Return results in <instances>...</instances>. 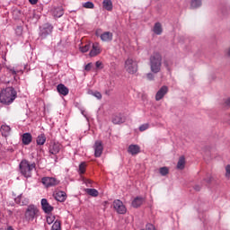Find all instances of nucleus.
I'll return each mask as SVG.
<instances>
[{
  "label": "nucleus",
  "mask_w": 230,
  "mask_h": 230,
  "mask_svg": "<svg viewBox=\"0 0 230 230\" xmlns=\"http://www.w3.org/2000/svg\"><path fill=\"white\" fill-rule=\"evenodd\" d=\"M95 67L96 69H103V63L102 61H96Z\"/></svg>",
  "instance_id": "4c0bfd02"
},
{
  "label": "nucleus",
  "mask_w": 230,
  "mask_h": 230,
  "mask_svg": "<svg viewBox=\"0 0 230 230\" xmlns=\"http://www.w3.org/2000/svg\"><path fill=\"white\" fill-rule=\"evenodd\" d=\"M185 166H186V158L184 156H181L179 158L178 163H177V169L178 170H184Z\"/></svg>",
  "instance_id": "5701e85b"
},
{
  "label": "nucleus",
  "mask_w": 230,
  "mask_h": 230,
  "mask_svg": "<svg viewBox=\"0 0 230 230\" xmlns=\"http://www.w3.org/2000/svg\"><path fill=\"white\" fill-rule=\"evenodd\" d=\"M204 181H205V182H207V184H209L213 181V177L211 175H209Z\"/></svg>",
  "instance_id": "79ce46f5"
},
{
  "label": "nucleus",
  "mask_w": 230,
  "mask_h": 230,
  "mask_svg": "<svg viewBox=\"0 0 230 230\" xmlns=\"http://www.w3.org/2000/svg\"><path fill=\"white\" fill-rule=\"evenodd\" d=\"M113 208L115 211L119 213V215H125V213H127V207H125V205L123 204V201L119 199H115L113 201Z\"/></svg>",
  "instance_id": "423d86ee"
},
{
  "label": "nucleus",
  "mask_w": 230,
  "mask_h": 230,
  "mask_svg": "<svg viewBox=\"0 0 230 230\" xmlns=\"http://www.w3.org/2000/svg\"><path fill=\"white\" fill-rule=\"evenodd\" d=\"M146 78H147V80H154V74L148 73V74L146 75Z\"/></svg>",
  "instance_id": "37998d69"
},
{
  "label": "nucleus",
  "mask_w": 230,
  "mask_h": 230,
  "mask_svg": "<svg viewBox=\"0 0 230 230\" xmlns=\"http://www.w3.org/2000/svg\"><path fill=\"white\" fill-rule=\"evenodd\" d=\"M51 230H62V226L60 225V221L56 220L55 223L52 226Z\"/></svg>",
  "instance_id": "c756f323"
},
{
  "label": "nucleus",
  "mask_w": 230,
  "mask_h": 230,
  "mask_svg": "<svg viewBox=\"0 0 230 230\" xmlns=\"http://www.w3.org/2000/svg\"><path fill=\"white\" fill-rule=\"evenodd\" d=\"M112 32L106 31L101 35V40H102L103 42H111V40H112Z\"/></svg>",
  "instance_id": "f3484780"
},
{
  "label": "nucleus",
  "mask_w": 230,
  "mask_h": 230,
  "mask_svg": "<svg viewBox=\"0 0 230 230\" xmlns=\"http://www.w3.org/2000/svg\"><path fill=\"white\" fill-rule=\"evenodd\" d=\"M85 191L91 197H98L99 195V192L96 189H86Z\"/></svg>",
  "instance_id": "c85d7f7f"
},
{
  "label": "nucleus",
  "mask_w": 230,
  "mask_h": 230,
  "mask_svg": "<svg viewBox=\"0 0 230 230\" xmlns=\"http://www.w3.org/2000/svg\"><path fill=\"white\" fill-rule=\"evenodd\" d=\"M32 139H33V137H31V133H24L22 136V141L24 145H30V143H31Z\"/></svg>",
  "instance_id": "a211bd4d"
},
{
  "label": "nucleus",
  "mask_w": 230,
  "mask_h": 230,
  "mask_svg": "<svg viewBox=\"0 0 230 230\" xmlns=\"http://www.w3.org/2000/svg\"><path fill=\"white\" fill-rule=\"evenodd\" d=\"M54 197L58 200V202H65L66 199V192L64 191L57 192Z\"/></svg>",
  "instance_id": "aec40b11"
},
{
  "label": "nucleus",
  "mask_w": 230,
  "mask_h": 230,
  "mask_svg": "<svg viewBox=\"0 0 230 230\" xmlns=\"http://www.w3.org/2000/svg\"><path fill=\"white\" fill-rule=\"evenodd\" d=\"M128 154H131V155H137L139 152H141V148L137 145H130L128 148Z\"/></svg>",
  "instance_id": "4468645a"
},
{
  "label": "nucleus",
  "mask_w": 230,
  "mask_h": 230,
  "mask_svg": "<svg viewBox=\"0 0 230 230\" xmlns=\"http://www.w3.org/2000/svg\"><path fill=\"white\" fill-rule=\"evenodd\" d=\"M55 216L53 215H49L47 217V224H49V226H51V224H53L55 222Z\"/></svg>",
  "instance_id": "473e14b6"
},
{
  "label": "nucleus",
  "mask_w": 230,
  "mask_h": 230,
  "mask_svg": "<svg viewBox=\"0 0 230 230\" xmlns=\"http://www.w3.org/2000/svg\"><path fill=\"white\" fill-rule=\"evenodd\" d=\"M144 199L141 197H137L133 201H132V206L133 208H139L141 204H143Z\"/></svg>",
  "instance_id": "bb28decb"
},
{
  "label": "nucleus",
  "mask_w": 230,
  "mask_h": 230,
  "mask_svg": "<svg viewBox=\"0 0 230 230\" xmlns=\"http://www.w3.org/2000/svg\"><path fill=\"white\" fill-rule=\"evenodd\" d=\"M149 66L152 73L155 75L160 73L163 66V56L159 52L153 53L149 58Z\"/></svg>",
  "instance_id": "f03ea898"
},
{
  "label": "nucleus",
  "mask_w": 230,
  "mask_h": 230,
  "mask_svg": "<svg viewBox=\"0 0 230 230\" xmlns=\"http://www.w3.org/2000/svg\"><path fill=\"white\" fill-rule=\"evenodd\" d=\"M194 189L196 190V191H200V187L199 185H196Z\"/></svg>",
  "instance_id": "a18cd8bd"
},
{
  "label": "nucleus",
  "mask_w": 230,
  "mask_h": 230,
  "mask_svg": "<svg viewBox=\"0 0 230 230\" xmlns=\"http://www.w3.org/2000/svg\"><path fill=\"white\" fill-rule=\"evenodd\" d=\"M19 166L20 173H22L25 179H30L35 170L36 164L35 163H30L28 160H22Z\"/></svg>",
  "instance_id": "7ed1b4c3"
},
{
  "label": "nucleus",
  "mask_w": 230,
  "mask_h": 230,
  "mask_svg": "<svg viewBox=\"0 0 230 230\" xmlns=\"http://www.w3.org/2000/svg\"><path fill=\"white\" fill-rule=\"evenodd\" d=\"M102 6L107 12H112V1L111 0H103Z\"/></svg>",
  "instance_id": "393cba45"
},
{
  "label": "nucleus",
  "mask_w": 230,
  "mask_h": 230,
  "mask_svg": "<svg viewBox=\"0 0 230 230\" xmlns=\"http://www.w3.org/2000/svg\"><path fill=\"white\" fill-rule=\"evenodd\" d=\"M93 150L94 157H102V154H103V143L100 140L95 141Z\"/></svg>",
  "instance_id": "6e6552de"
},
{
  "label": "nucleus",
  "mask_w": 230,
  "mask_h": 230,
  "mask_svg": "<svg viewBox=\"0 0 230 230\" xmlns=\"http://www.w3.org/2000/svg\"><path fill=\"white\" fill-rule=\"evenodd\" d=\"M202 6V0H190V8H200Z\"/></svg>",
  "instance_id": "a878e982"
},
{
  "label": "nucleus",
  "mask_w": 230,
  "mask_h": 230,
  "mask_svg": "<svg viewBox=\"0 0 230 230\" xmlns=\"http://www.w3.org/2000/svg\"><path fill=\"white\" fill-rule=\"evenodd\" d=\"M168 167H162L160 168V173L161 175L164 176V175H168Z\"/></svg>",
  "instance_id": "e433bc0d"
},
{
  "label": "nucleus",
  "mask_w": 230,
  "mask_h": 230,
  "mask_svg": "<svg viewBox=\"0 0 230 230\" xmlns=\"http://www.w3.org/2000/svg\"><path fill=\"white\" fill-rule=\"evenodd\" d=\"M62 150V146L58 142H54L49 146V153L52 155H57Z\"/></svg>",
  "instance_id": "f8f14e48"
},
{
  "label": "nucleus",
  "mask_w": 230,
  "mask_h": 230,
  "mask_svg": "<svg viewBox=\"0 0 230 230\" xmlns=\"http://www.w3.org/2000/svg\"><path fill=\"white\" fill-rule=\"evenodd\" d=\"M25 220L27 222H33L35 218L39 217V208L35 205H29L25 211Z\"/></svg>",
  "instance_id": "20e7f679"
},
{
  "label": "nucleus",
  "mask_w": 230,
  "mask_h": 230,
  "mask_svg": "<svg viewBox=\"0 0 230 230\" xmlns=\"http://www.w3.org/2000/svg\"><path fill=\"white\" fill-rule=\"evenodd\" d=\"M41 208L44 211V213H47V215H49L54 209L53 206H51L47 199H41Z\"/></svg>",
  "instance_id": "9d476101"
},
{
  "label": "nucleus",
  "mask_w": 230,
  "mask_h": 230,
  "mask_svg": "<svg viewBox=\"0 0 230 230\" xmlns=\"http://www.w3.org/2000/svg\"><path fill=\"white\" fill-rule=\"evenodd\" d=\"M15 98H17V91L12 86L3 89L0 93V103L3 105H12Z\"/></svg>",
  "instance_id": "f257e3e1"
},
{
  "label": "nucleus",
  "mask_w": 230,
  "mask_h": 230,
  "mask_svg": "<svg viewBox=\"0 0 230 230\" xmlns=\"http://www.w3.org/2000/svg\"><path fill=\"white\" fill-rule=\"evenodd\" d=\"M53 31V27L51 25H49L41 30V38L46 39L47 35H50V33Z\"/></svg>",
  "instance_id": "6ab92c4d"
},
{
  "label": "nucleus",
  "mask_w": 230,
  "mask_h": 230,
  "mask_svg": "<svg viewBox=\"0 0 230 230\" xmlns=\"http://www.w3.org/2000/svg\"><path fill=\"white\" fill-rule=\"evenodd\" d=\"M124 69L129 75H134L137 73V61L134 60L133 58H128L124 64Z\"/></svg>",
  "instance_id": "39448f33"
},
{
  "label": "nucleus",
  "mask_w": 230,
  "mask_h": 230,
  "mask_svg": "<svg viewBox=\"0 0 230 230\" xmlns=\"http://www.w3.org/2000/svg\"><path fill=\"white\" fill-rule=\"evenodd\" d=\"M0 72H1V65H0Z\"/></svg>",
  "instance_id": "09e8293b"
},
{
  "label": "nucleus",
  "mask_w": 230,
  "mask_h": 230,
  "mask_svg": "<svg viewBox=\"0 0 230 230\" xmlns=\"http://www.w3.org/2000/svg\"><path fill=\"white\" fill-rule=\"evenodd\" d=\"M102 53V50L100 49V45L98 43L93 44V49L90 51V57H96L97 55H100Z\"/></svg>",
  "instance_id": "2eb2a0df"
},
{
  "label": "nucleus",
  "mask_w": 230,
  "mask_h": 230,
  "mask_svg": "<svg viewBox=\"0 0 230 230\" xmlns=\"http://www.w3.org/2000/svg\"><path fill=\"white\" fill-rule=\"evenodd\" d=\"M87 167V164H85V162H83L79 164V173H85V168Z\"/></svg>",
  "instance_id": "7c9ffc66"
},
{
  "label": "nucleus",
  "mask_w": 230,
  "mask_h": 230,
  "mask_svg": "<svg viewBox=\"0 0 230 230\" xmlns=\"http://www.w3.org/2000/svg\"><path fill=\"white\" fill-rule=\"evenodd\" d=\"M52 14L54 17H62L64 15V8L62 7H56L52 11Z\"/></svg>",
  "instance_id": "4be33fe9"
},
{
  "label": "nucleus",
  "mask_w": 230,
  "mask_h": 230,
  "mask_svg": "<svg viewBox=\"0 0 230 230\" xmlns=\"http://www.w3.org/2000/svg\"><path fill=\"white\" fill-rule=\"evenodd\" d=\"M36 143H37V145H44V143H46V135L41 134V135L38 136V137L36 139Z\"/></svg>",
  "instance_id": "cd10ccee"
},
{
  "label": "nucleus",
  "mask_w": 230,
  "mask_h": 230,
  "mask_svg": "<svg viewBox=\"0 0 230 230\" xmlns=\"http://www.w3.org/2000/svg\"><path fill=\"white\" fill-rule=\"evenodd\" d=\"M91 69H93V63H88V64L84 66V70H85V71H90Z\"/></svg>",
  "instance_id": "a19ab883"
},
{
  "label": "nucleus",
  "mask_w": 230,
  "mask_h": 230,
  "mask_svg": "<svg viewBox=\"0 0 230 230\" xmlns=\"http://www.w3.org/2000/svg\"><path fill=\"white\" fill-rule=\"evenodd\" d=\"M89 45H85L84 47H81L80 48V51L82 52V53H87V51H89Z\"/></svg>",
  "instance_id": "58836bf2"
},
{
  "label": "nucleus",
  "mask_w": 230,
  "mask_h": 230,
  "mask_svg": "<svg viewBox=\"0 0 230 230\" xmlns=\"http://www.w3.org/2000/svg\"><path fill=\"white\" fill-rule=\"evenodd\" d=\"M153 31L155 35H161V33H163V25L161 24V22L155 23Z\"/></svg>",
  "instance_id": "412c9836"
},
{
  "label": "nucleus",
  "mask_w": 230,
  "mask_h": 230,
  "mask_svg": "<svg viewBox=\"0 0 230 230\" xmlns=\"http://www.w3.org/2000/svg\"><path fill=\"white\" fill-rule=\"evenodd\" d=\"M90 94L97 98V100H102V93L100 92H91Z\"/></svg>",
  "instance_id": "c9c22d12"
},
{
  "label": "nucleus",
  "mask_w": 230,
  "mask_h": 230,
  "mask_svg": "<svg viewBox=\"0 0 230 230\" xmlns=\"http://www.w3.org/2000/svg\"><path fill=\"white\" fill-rule=\"evenodd\" d=\"M8 71H10L12 73V75H17V73H21L22 75L23 71L22 69L20 70H14L13 68H10L7 66Z\"/></svg>",
  "instance_id": "f704fd0d"
},
{
  "label": "nucleus",
  "mask_w": 230,
  "mask_h": 230,
  "mask_svg": "<svg viewBox=\"0 0 230 230\" xmlns=\"http://www.w3.org/2000/svg\"><path fill=\"white\" fill-rule=\"evenodd\" d=\"M166 94H168V86L164 85L156 93L155 101L161 102V100H163L164 98V96H166Z\"/></svg>",
  "instance_id": "1a4fd4ad"
},
{
  "label": "nucleus",
  "mask_w": 230,
  "mask_h": 230,
  "mask_svg": "<svg viewBox=\"0 0 230 230\" xmlns=\"http://www.w3.org/2000/svg\"><path fill=\"white\" fill-rule=\"evenodd\" d=\"M87 182H88V184H91L93 181H90V180H88V181H87Z\"/></svg>",
  "instance_id": "de8ad7c7"
},
{
  "label": "nucleus",
  "mask_w": 230,
  "mask_h": 230,
  "mask_svg": "<svg viewBox=\"0 0 230 230\" xmlns=\"http://www.w3.org/2000/svg\"><path fill=\"white\" fill-rule=\"evenodd\" d=\"M14 202L19 204L20 206H26L28 204V199H24L22 200V194H20L18 197L14 199Z\"/></svg>",
  "instance_id": "b1692460"
},
{
  "label": "nucleus",
  "mask_w": 230,
  "mask_h": 230,
  "mask_svg": "<svg viewBox=\"0 0 230 230\" xmlns=\"http://www.w3.org/2000/svg\"><path fill=\"white\" fill-rule=\"evenodd\" d=\"M111 121L113 125H121V123H125L126 119L121 113H117L112 116Z\"/></svg>",
  "instance_id": "9b49d317"
},
{
  "label": "nucleus",
  "mask_w": 230,
  "mask_h": 230,
  "mask_svg": "<svg viewBox=\"0 0 230 230\" xmlns=\"http://www.w3.org/2000/svg\"><path fill=\"white\" fill-rule=\"evenodd\" d=\"M226 105H230V98L226 100Z\"/></svg>",
  "instance_id": "49530a36"
},
{
  "label": "nucleus",
  "mask_w": 230,
  "mask_h": 230,
  "mask_svg": "<svg viewBox=\"0 0 230 230\" xmlns=\"http://www.w3.org/2000/svg\"><path fill=\"white\" fill-rule=\"evenodd\" d=\"M83 6L84 8L93 10V8H94V4L93 2H85L84 4H83Z\"/></svg>",
  "instance_id": "2f4dec72"
},
{
  "label": "nucleus",
  "mask_w": 230,
  "mask_h": 230,
  "mask_svg": "<svg viewBox=\"0 0 230 230\" xmlns=\"http://www.w3.org/2000/svg\"><path fill=\"white\" fill-rule=\"evenodd\" d=\"M41 182L46 186V188H51V186H57L59 181L54 177H44L41 179Z\"/></svg>",
  "instance_id": "0eeeda50"
},
{
  "label": "nucleus",
  "mask_w": 230,
  "mask_h": 230,
  "mask_svg": "<svg viewBox=\"0 0 230 230\" xmlns=\"http://www.w3.org/2000/svg\"><path fill=\"white\" fill-rule=\"evenodd\" d=\"M149 128H150V124H148V123L142 124V125L139 127V131H140V132H145V130H148Z\"/></svg>",
  "instance_id": "72a5a7b5"
},
{
  "label": "nucleus",
  "mask_w": 230,
  "mask_h": 230,
  "mask_svg": "<svg viewBox=\"0 0 230 230\" xmlns=\"http://www.w3.org/2000/svg\"><path fill=\"white\" fill-rule=\"evenodd\" d=\"M0 131L4 137H8V136H10V133L12 132V128H10V126L8 125H2L0 128Z\"/></svg>",
  "instance_id": "dca6fc26"
},
{
  "label": "nucleus",
  "mask_w": 230,
  "mask_h": 230,
  "mask_svg": "<svg viewBox=\"0 0 230 230\" xmlns=\"http://www.w3.org/2000/svg\"><path fill=\"white\" fill-rule=\"evenodd\" d=\"M29 2L31 3V4H37V3H39V0H29Z\"/></svg>",
  "instance_id": "c03bdc74"
},
{
  "label": "nucleus",
  "mask_w": 230,
  "mask_h": 230,
  "mask_svg": "<svg viewBox=\"0 0 230 230\" xmlns=\"http://www.w3.org/2000/svg\"><path fill=\"white\" fill-rule=\"evenodd\" d=\"M226 179H230V165H226Z\"/></svg>",
  "instance_id": "ea45409f"
},
{
  "label": "nucleus",
  "mask_w": 230,
  "mask_h": 230,
  "mask_svg": "<svg viewBox=\"0 0 230 230\" xmlns=\"http://www.w3.org/2000/svg\"><path fill=\"white\" fill-rule=\"evenodd\" d=\"M57 91L62 96H67L69 94V88L64 85V84H59L57 86Z\"/></svg>",
  "instance_id": "ddd939ff"
}]
</instances>
